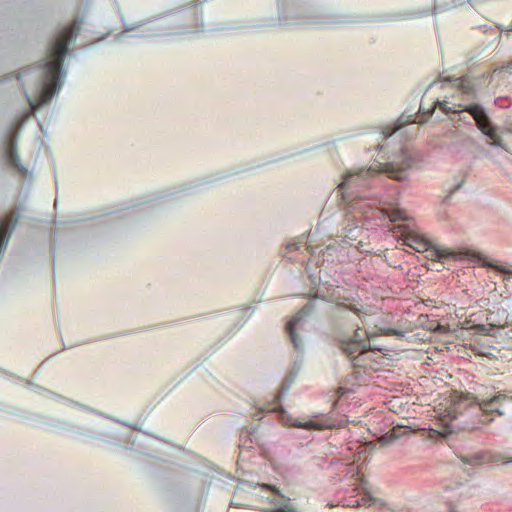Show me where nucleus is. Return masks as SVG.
<instances>
[{
	"mask_svg": "<svg viewBox=\"0 0 512 512\" xmlns=\"http://www.w3.org/2000/svg\"><path fill=\"white\" fill-rule=\"evenodd\" d=\"M433 109L432 110H429L427 113H423L421 116H420V122H425L427 120V118L431 115Z\"/></svg>",
	"mask_w": 512,
	"mask_h": 512,
	"instance_id": "nucleus-18",
	"label": "nucleus"
},
{
	"mask_svg": "<svg viewBox=\"0 0 512 512\" xmlns=\"http://www.w3.org/2000/svg\"><path fill=\"white\" fill-rule=\"evenodd\" d=\"M293 426L297 428H303L307 430H325V429H333L339 426L336 419H334L329 414H318L313 416L311 419L307 421H299L296 420L293 423Z\"/></svg>",
	"mask_w": 512,
	"mask_h": 512,
	"instance_id": "nucleus-8",
	"label": "nucleus"
},
{
	"mask_svg": "<svg viewBox=\"0 0 512 512\" xmlns=\"http://www.w3.org/2000/svg\"><path fill=\"white\" fill-rule=\"evenodd\" d=\"M7 162L18 171H23L24 169L21 167L19 163V158L17 155L16 148L14 146L13 140L10 139L8 143L7 153H6Z\"/></svg>",
	"mask_w": 512,
	"mask_h": 512,
	"instance_id": "nucleus-12",
	"label": "nucleus"
},
{
	"mask_svg": "<svg viewBox=\"0 0 512 512\" xmlns=\"http://www.w3.org/2000/svg\"><path fill=\"white\" fill-rule=\"evenodd\" d=\"M463 461L465 463L472 464V465H480L483 463L482 456H480V455H475L471 458H463Z\"/></svg>",
	"mask_w": 512,
	"mask_h": 512,
	"instance_id": "nucleus-15",
	"label": "nucleus"
},
{
	"mask_svg": "<svg viewBox=\"0 0 512 512\" xmlns=\"http://www.w3.org/2000/svg\"><path fill=\"white\" fill-rule=\"evenodd\" d=\"M309 311L310 309L308 307H303L286 325V330L295 348H298L301 344L295 333V326L304 316L309 314Z\"/></svg>",
	"mask_w": 512,
	"mask_h": 512,
	"instance_id": "nucleus-10",
	"label": "nucleus"
},
{
	"mask_svg": "<svg viewBox=\"0 0 512 512\" xmlns=\"http://www.w3.org/2000/svg\"><path fill=\"white\" fill-rule=\"evenodd\" d=\"M476 401L474 396L470 395H455L451 399L450 405L445 409V413L440 414V422L443 424L442 430L438 431L439 434L447 435L452 433L453 429L451 421L456 419L458 413Z\"/></svg>",
	"mask_w": 512,
	"mask_h": 512,
	"instance_id": "nucleus-6",
	"label": "nucleus"
},
{
	"mask_svg": "<svg viewBox=\"0 0 512 512\" xmlns=\"http://www.w3.org/2000/svg\"><path fill=\"white\" fill-rule=\"evenodd\" d=\"M412 159L407 153H403L401 161H392L387 163H379L368 169H359L355 172H347L343 181L339 184L338 189L343 193L352 185L354 181H362L366 176H373L376 173H388L393 179L402 181L405 179V172L411 167Z\"/></svg>",
	"mask_w": 512,
	"mask_h": 512,
	"instance_id": "nucleus-3",
	"label": "nucleus"
},
{
	"mask_svg": "<svg viewBox=\"0 0 512 512\" xmlns=\"http://www.w3.org/2000/svg\"><path fill=\"white\" fill-rule=\"evenodd\" d=\"M445 114L450 112L458 113L461 111L468 112L475 120L478 129L485 134L490 140L491 145L504 148L501 137L497 134L496 129L492 126L489 118L487 117L484 109L478 104L462 105L454 104L453 107H448L444 102H438Z\"/></svg>",
	"mask_w": 512,
	"mask_h": 512,
	"instance_id": "nucleus-4",
	"label": "nucleus"
},
{
	"mask_svg": "<svg viewBox=\"0 0 512 512\" xmlns=\"http://www.w3.org/2000/svg\"><path fill=\"white\" fill-rule=\"evenodd\" d=\"M263 488L272 491L276 497L270 500L271 508L273 512H297L296 509L291 505L290 498L282 495L279 489L269 484H263Z\"/></svg>",
	"mask_w": 512,
	"mask_h": 512,
	"instance_id": "nucleus-9",
	"label": "nucleus"
},
{
	"mask_svg": "<svg viewBox=\"0 0 512 512\" xmlns=\"http://www.w3.org/2000/svg\"><path fill=\"white\" fill-rule=\"evenodd\" d=\"M496 268H497V270H499L505 274L512 275V266L511 267L497 266Z\"/></svg>",
	"mask_w": 512,
	"mask_h": 512,
	"instance_id": "nucleus-17",
	"label": "nucleus"
},
{
	"mask_svg": "<svg viewBox=\"0 0 512 512\" xmlns=\"http://www.w3.org/2000/svg\"><path fill=\"white\" fill-rule=\"evenodd\" d=\"M17 218L10 213L5 219L0 221V250L6 245L9 239L10 226L15 225Z\"/></svg>",
	"mask_w": 512,
	"mask_h": 512,
	"instance_id": "nucleus-11",
	"label": "nucleus"
},
{
	"mask_svg": "<svg viewBox=\"0 0 512 512\" xmlns=\"http://www.w3.org/2000/svg\"><path fill=\"white\" fill-rule=\"evenodd\" d=\"M79 29V25L73 23L62 31L52 45L48 53V59L44 64L45 81L42 91L36 99L30 101L32 109H37L47 104L52 99L54 93L61 88L60 74L62 62L68 52L69 41L77 36Z\"/></svg>",
	"mask_w": 512,
	"mask_h": 512,
	"instance_id": "nucleus-1",
	"label": "nucleus"
},
{
	"mask_svg": "<svg viewBox=\"0 0 512 512\" xmlns=\"http://www.w3.org/2000/svg\"><path fill=\"white\" fill-rule=\"evenodd\" d=\"M386 214L392 222L398 220L408 221L409 218L406 215V212L400 208H391L386 210Z\"/></svg>",
	"mask_w": 512,
	"mask_h": 512,
	"instance_id": "nucleus-14",
	"label": "nucleus"
},
{
	"mask_svg": "<svg viewBox=\"0 0 512 512\" xmlns=\"http://www.w3.org/2000/svg\"><path fill=\"white\" fill-rule=\"evenodd\" d=\"M352 390L349 389V388H345V387H339L337 389V397L338 399H340L341 397H343L344 395H346L347 393H351Z\"/></svg>",
	"mask_w": 512,
	"mask_h": 512,
	"instance_id": "nucleus-16",
	"label": "nucleus"
},
{
	"mask_svg": "<svg viewBox=\"0 0 512 512\" xmlns=\"http://www.w3.org/2000/svg\"><path fill=\"white\" fill-rule=\"evenodd\" d=\"M373 336V334L363 331L358 327L353 336L341 339L339 345L341 350L349 357H352L355 354L363 356L371 349L370 340Z\"/></svg>",
	"mask_w": 512,
	"mask_h": 512,
	"instance_id": "nucleus-5",
	"label": "nucleus"
},
{
	"mask_svg": "<svg viewBox=\"0 0 512 512\" xmlns=\"http://www.w3.org/2000/svg\"><path fill=\"white\" fill-rule=\"evenodd\" d=\"M349 309H350L351 311L355 312V313H358V312H359V310H358L355 306H352V305H350V306H349Z\"/></svg>",
	"mask_w": 512,
	"mask_h": 512,
	"instance_id": "nucleus-20",
	"label": "nucleus"
},
{
	"mask_svg": "<svg viewBox=\"0 0 512 512\" xmlns=\"http://www.w3.org/2000/svg\"><path fill=\"white\" fill-rule=\"evenodd\" d=\"M455 86L461 91L462 94L471 97L475 96L474 86L468 78L461 77L455 79Z\"/></svg>",
	"mask_w": 512,
	"mask_h": 512,
	"instance_id": "nucleus-13",
	"label": "nucleus"
},
{
	"mask_svg": "<svg viewBox=\"0 0 512 512\" xmlns=\"http://www.w3.org/2000/svg\"><path fill=\"white\" fill-rule=\"evenodd\" d=\"M393 236L402 241V244L411 247L417 252H428L429 259L442 261L452 255L448 249L433 246L419 229L413 224H399L392 228Z\"/></svg>",
	"mask_w": 512,
	"mask_h": 512,
	"instance_id": "nucleus-2",
	"label": "nucleus"
},
{
	"mask_svg": "<svg viewBox=\"0 0 512 512\" xmlns=\"http://www.w3.org/2000/svg\"><path fill=\"white\" fill-rule=\"evenodd\" d=\"M439 101L435 102V105H433V109L436 108V105L439 106V108L443 111L442 107L440 106V104L438 103Z\"/></svg>",
	"mask_w": 512,
	"mask_h": 512,
	"instance_id": "nucleus-21",
	"label": "nucleus"
},
{
	"mask_svg": "<svg viewBox=\"0 0 512 512\" xmlns=\"http://www.w3.org/2000/svg\"><path fill=\"white\" fill-rule=\"evenodd\" d=\"M478 406L484 413L504 415L507 410L512 408V396L499 393L490 399L482 400Z\"/></svg>",
	"mask_w": 512,
	"mask_h": 512,
	"instance_id": "nucleus-7",
	"label": "nucleus"
},
{
	"mask_svg": "<svg viewBox=\"0 0 512 512\" xmlns=\"http://www.w3.org/2000/svg\"><path fill=\"white\" fill-rule=\"evenodd\" d=\"M362 501H363V504H362V505H368V506H370L374 500H373L372 498H369V500H368V501H369V503H367L366 498H364V497H363V498H362Z\"/></svg>",
	"mask_w": 512,
	"mask_h": 512,
	"instance_id": "nucleus-19",
	"label": "nucleus"
}]
</instances>
